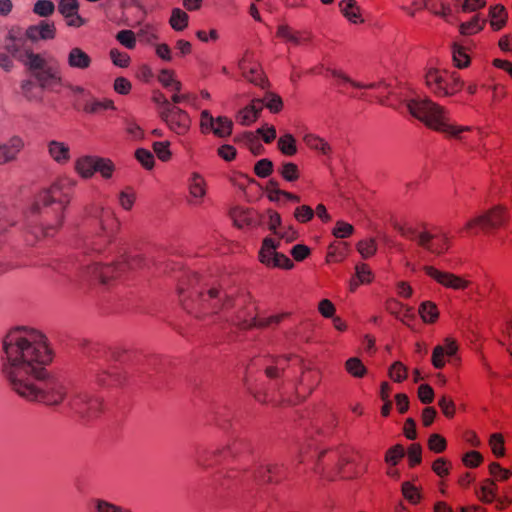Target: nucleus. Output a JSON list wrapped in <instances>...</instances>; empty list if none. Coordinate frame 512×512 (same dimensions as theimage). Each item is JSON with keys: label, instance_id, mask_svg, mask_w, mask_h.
<instances>
[{"label": "nucleus", "instance_id": "16", "mask_svg": "<svg viewBox=\"0 0 512 512\" xmlns=\"http://www.w3.org/2000/svg\"><path fill=\"white\" fill-rule=\"evenodd\" d=\"M276 37L293 46L306 45L312 41V33L309 30H297L285 23L278 25Z\"/></svg>", "mask_w": 512, "mask_h": 512}, {"label": "nucleus", "instance_id": "45", "mask_svg": "<svg viewBox=\"0 0 512 512\" xmlns=\"http://www.w3.org/2000/svg\"><path fill=\"white\" fill-rule=\"evenodd\" d=\"M158 81L165 88L172 89L174 92H180L182 84L175 78V72L169 69H163L158 75Z\"/></svg>", "mask_w": 512, "mask_h": 512}, {"label": "nucleus", "instance_id": "49", "mask_svg": "<svg viewBox=\"0 0 512 512\" xmlns=\"http://www.w3.org/2000/svg\"><path fill=\"white\" fill-rule=\"evenodd\" d=\"M401 492L403 497L413 505L421 501L422 495L420 489L409 481L402 483Z\"/></svg>", "mask_w": 512, "mask_h": 512}, {"label": "nucleus", "instance_id": "41", "mask_svg": "<svg viewBox=\"0 0 512 512\" xmlns=\"http://www.w3.org/2000/svg\"><path fill=\"white\" fill-rule=\"evenodd\" d=\"M303 141L308 148L319 151L323 155H328L331 152L329 143L315 134H306Z\"/></svg>", "mask_w": 512, "mask_h": 512}, {"label": "nucleus", "instance_id": "23", "mask_svg": "<svg viewBox=\"0 0 512 512\" xmlns=\"http://www.w3.org/2000/svg\"><path fill=\"white\" fill-rule=\"evenodd\" d=\"M26 37L35 42L38 40H52L56 37V27L53 22L41 21L31 25L26 30Z\"/></svg>", "mask_w": 512, "mask_h": 512}, {"label": "nucleus", "instance_id": "46", "mask_svg": "<svg viewBox=\"0 0 512 512\" xmlns=\"http://www.w3.org/2000/svg\"><path fill=\"white\" fill-rule=\"evenodd\" d=\"M452 59L454 65L460 69L468 67L471 61L467 49L459 44L452 46Z\"/></svg>", "mask_w": 512, "mask_h": 512}, {"label": "nucleus", "instance_id": "57", "mask_svg": "<svg viewBox=\"0 0 512 512\" xmlns=\"http://www.w3.org/2000/svg\"><path fill=\"white\" fill-rule=\"evenodd\" d=\"M137 36L141 41L152 43L158 39L157 29L154 25L145 23L137 32Z\"/></svg>", "mask_w": 512, "mask_h": 512}, {"label": "nucleus", "instance_id": "47", "mask_svg": "<svg viewBox=\"0 0 512 512\" xmlns=\"http://www.w3.org/2000/svg\"><path fill=\"white\" fill-rule=\"evenodd\" d=\"M347 248L345 244H331L328 247V252L326 255L327 263H337L341 262L346 258Z\"/></svg>", "mask_w": 512, "mask_h": 512}, {"label": "nucleus", "instance_id": "51", "mask_svg": "<svg viewBox=\"0 0 512 512\" xmlns=\"http://www.w3.org/2000/svg\"><path fill=\"white\" fill-rule=\"evenodd\" d=\"M388 376L394 382L401 383L408 377V368L401 361H395L388 369Z\"/></svg>", "mask_w": 512, "mask_h": 512}, {"label": "nucleus", "instance_id": "18", "mask_svg": "<svg viewBox=\"0 0 512 512\" xmlns=\"http://www.w3.org/2000/svg\"><path fill=\"white\" fill-rule=\"evenodd\" d=\"M458 351L457 342L451 338H446L441 345L434 347L431 357V363L436 369H442Z\"/></svg>", "mask_w": 512, "mask_h": 512}, {"label": "nucleus", "instance_id": "64", "mask_svg": "<svg viewBox=\"0 0 512 512\" xmlns=\"http://www.w3.org/2000/svg\"><path fill=\"white\" fill-rule=\"evenodd\" d=\"M438 406H439L441 412L443 413V415L446 416L447 418L450 419L455 416L456 406L451 397L443 395L438 400Z\"/></svg>", "mask_w": 512, "mask_h": 512}, {"label": "nucleus", "instance_id": "22", "mask_svg": "<svg viewBox=\"0 0 512 512\" xmlns=\"http://www.w3.org/2000/svg\"><path fill=\"white\" fill-rule=\"evenodd\" d=\"M301 360L296 357H285L281 356L276 358L272 365H269L265 368V375L269 379H278L286 376L287 369L290 368L291 365L300 366Z\"/></svg>", "mask_w": 512, "mask_h": 512}, {"label": "nucleus", "instance_id": "27", "mask_svg": "<svg viewBox=\"0 0 512 512\" xmlns=\"http://www.w3.org/2000/svg\"><path fill=\"white\" fill-rule=\"evenodd\" d=\"M339 9L342 15L352 24H363L365 19L362 9L355 0H341Z\"/></svg>", "mask_w": 512, "mask_h": 512}, {"label": "nucleus", "instance_id": "3", "mask_svg": "<svg viewBox=\"0 0 512 512\" xmlns=\"http://www.w3.org/2000/svg\"><path fill=\"white\" fill-rule=\"evenodd\" d=\"M409 113L428 129L443 134L450 139H464L471 132V126L458 125L452 120L450 111L429 98L411 99L407 103Z\"/></svg>", "mask_w": 512, "mask_h": 512}, {"label": "nucleus", "instance_id": "39", "mask_svg": "<svg viewBox=\"0 0 512 512\" xmlns=\"http://www.w3.org/2000/svg\"><path fill=\"white\" fill-rule=\"evenodd\" d=\"M345 371L353 378L362 379L367 373L368 369L358 357H350L344 363Z\"/></svg>", "mask_w": 512, "mask_h": 512}, {"label": "nucleus", "instance_id": "28", "mask_svg": "<svg viewBox=\"0 0 512 512\" xmlns=\"http://www.w3.org/2000/svg\"><path fill=\"white\" fill-rule=\"evenodd\" d=\"M266 196L267 198L272 202H279L282 199L292 201L295 203H299L301 201L300 196L297 194L281 190L279 188V183L275 180H269V182L266 185Z\"/></svg>", "mask_w": 512, "mask_h": 512}, {"label": "nucleus", "instance_id": "10", "mask_svg": "<svg viewBox=\"0 0 512 512\" xmlns=\"http://www.w3.org/2000/svg\"><path fill=\"white\" fill-rule=\"evenodd\" d=\"M279 246V240L272 237H265L262 240L261 247L258 252V261L268 269H293V261L285 254L277 251Z\"/></svg>", "mask_w": 512, "mask_h": 512}, {"label": "nucleus", "instance_id": "14", "mask_svg": "<svg viewBox=\"0 0 512 512\" xmlns=\"http://www.w3.org/2000/svg\"><path fill=\"white\" fill-rule=\"evenodd\" d=\"M422 269L429 278L446 289L463 291L471 285V281L467 278L452 272L442 271L432 265H425Z\"/></svg>", "mask_w": 512, "mask_h": 512}, {"label": "nucleus", "instance_id": "1", "mask_svg": "<svg viewBox=\"0 0 512 512\" xmlns=\"http://www.w3.org/2000/svg\"><path fill=\"white\" fill-rule=\"evenodd\" d=\"M5 361L2 372L13 390L29 382V375L43 377V367L53 359L47 338L36 330L16 329L7 334L3 341Z\"/></svg>", "mask_w": 512, "mask_h": 512}, {"label": "nucleus", "instance_id": "11", "mask_svg": "<svg viewBox=\"0 0 512 512\" xmlns=\"http://www.w3.org/2000/svg\"><path fill=\"white\" fill-rule=\"evenodd\" d=\"M68 405L74 413L87 422L98 418L104 410L103 401L100 398L89 397L84 393L69 396Z\"/></svg>", "mask_w": 512, "mask_h": 512}, {"label": "nucleus", "instance_id": "29", "mask_svg": "<svg viewBox=\"0 0 512 512\" xmlns=\"http://www.w3.org/2000/svg\"><path fill=\"white\" fill-rule=\"evenodd\" d=\"M47 148L50 157L58 164L64 165L70 161V148L66 143L52 140L48 142Z\"/></svg>", "mask_w": 512, "mask_h": 512}, {"label": "nucleus", "instance_id": "21", "mask_svg": "<svg viewBox=\"0 0 512 512\" xmlns=\"http://www.w3.org/2000/svg\"><path fill=\"white\" fill-rule=\"evenodd\" d=\"M100 228L102 231L103 242L108 244L120 229V222L115 214L108 209H103L100 215Z\"/></svg>", "mask_w": 512, "mask_h": 512}, {"label": "nucleus", "instance_id": "61", "mask_svg": "<svg viewBox=\"0 0 512 512\" xmlns=\"http://www.w3.org/2000/svg\"><path fill=\"white\" fill-rule=\"evenodd\" d=\"M116 40L127 49L136 47V35L132 30H121L116 34Z\"/></svg>", "mask_w": 512, "mask_h": 512}, {"label": "nucleus", "instance_id": "55", "mask_svg": "<svg viewBox=\"0 0 512 512\" xmlns=\"http://www.w3.org/2000/svg\"><path fill=\"white\" fill-rule=\"evenodd\" d=\"M115 171V165L109 158H103L98 156L95 173L98 172L105 179H110Z\"/></svg>", "mask_w": 512, "mask_h": 512}, {"label": "nucleus", "instance_id": "33", "mask_svg": "<svg viewBox=\"0 0 512 512\" xmlns=\"http://www.w3.org/2000/svg\"><path fill=\"white\" fill-rule=\"evenodd\" d=\"M508 20V13L501 4L491 6L489 9V22L492 30L499 31L503 29Z\"/></svg>", "mask_w": 512, "mask_h": 512}, {"label": "nucleus", "instance_id": "58", "mask_svg": "<svg viewBox=\"0 0 512 512\" xmlns=\"http://www.w3.org/2000/svg\"><path fill=\"white\" fill-rule=\"evenodd\" d=\"M357 251L363 258L372 257L377 251V244L374 239H364L357 243Z\"/></svg>", "mask_w": 512, "mask_h": 512}, {"label": "nucleus", "instance_id": "19", "mask_svg": "<svg viewBox=\"0 0 512 512\" xmlns=\"http://www.w3.org/2000/svg\"><path fill=\"white\" fill-rule=\"evenodd\" d=\"M6 49L13 57L22 62L33 74L47 66L46 60L40 54L34 53L31 49L26 50L24 56L17 55L18 48L15 43L12 45H6Z\"/></svg>", "mask_w": 512, "mask_h": 512}, {"label": "nucleus", "instance_id": "8", "mask_svg": "<svg viewBox=\"0 0 512 512\" xmlns=\"http://www.w3.org/2000/svg\"><path fill=\"white\" fill-rule=\"evenodd\" d=\"M14 391L28 401H38L46 405H58L68 395L67 387L59 381L46 382L44 387L41 388L31 382H27L23 387L16 388Z\"/></svg>", "mask_w": 512, "mask_h": 512}, {"label": "nucleus", "instance_id": "15", "mask_svg": "<svg viewBox=\"0 0 512 512\" xmlns=\"http://www.w3.org/2000/svg\"><path fill=\"white\" fill-rule=\"evenodd\" d=\"M200 127L204 133L212 131L220 138L228 137L232 133L233 122L227 117L214 119L207 110L201 112Z\"/></svg>", "mask_w": 512, "mask_h": 512}, {"label": "nucleus", "instance_id": "43", "mask_svg": "<svg viewBox=\"0 0 512 512\" xmlns=\"http://www.w3.org/2000/svg\"><path fill=\"white\" fill-rule=\"evenodd\" d=\"M169 24L174 31H183L188 27L189 16L180 8H173L169 18Z\"/></svg>", "mask_w": 512, "mask_h": 512}, {"label": "nucleus", "instance_id": "6", "mask_svg": "<svg viewBox=\"0 0 512 512\" xmlns=\"http://www.w3.org/2000/svg\"><path fill=\"white\" fill-rule=\"evenodd\" d=\"M424 79L426 88L438 98L452 97L464 87L459 73L447 69L429 67L425 72Z\"/></svg>", "mask_w": 512, "mask_h": 512}, {"label": "nucleus", "instance_id": "4", "mask_svg": "<svg viewBox=\"0 0 512 512\" xmlns=\"http://www.w3.org/2000/svg\"><path fill=\"white\" fill-rule=\"evenodd\" d=\"M399 235L415 243L423 251L441 256L448 252L451 247L449 233L442 227L428 222L403 223L395 225Z\"/></svg>", "mask_w": 512, "mask_h": 512}, {"label": "nucleus", "instance_id": "54", "mask_svg": "<svg viewBox=\"0 0 512 512\" xmlns=\"http://www.w3.org/2000/svg\"><path fill=\"white\" fill-rule=\"evenodd\" d=\"M427 446L431 452L440 454L447 449V441L442 435L433 433L428 438Z\"/></svg>", "mask_w": 512, "mask_h": 512}, {"label": "nucleus", "instance_id": "52", "mask_svg": "<svg viewBox=\"0 0 512 512\" xmlns=\"http://www.w3.org/2000/svg\"><path fill=\"white\" fill-rule=\"evenodd\" d=\"M91 504L93 505L91 512H131L128 509H124L121 506L114 505L102 499H93Z\"/></svg>", "mask_w": 512, "mask_h": 512}, {"label": "nucleus", "instance_id": "48", "mask_svg": "<svg viewBox=\"0 0 512 512\" xmlns=\"http://www.w3.org/2000/svg\"><path fill=\"white\" fill-rule=\"evenodd\" d=\"M404 456V446L401 444H395L386 451L384 461L387 465L393 467L396 466L404 458Z\"/></svg>", "mask_w": 512, "mask_h": 512}, {"label": "nucleus", "instance_id": "35", "mask_svg": "<svg viewBox=\"0 0 512 512\" xmlns=\"http://www.w3.org/2000/svg\"><path fill=\"white\" fill-rule=\"evenodd\" d=\"M486 25V19L480 18L479 14H475L469 21L459 25V32L464 36H471L481 32Z\"/></svg>", "mask_w": 512, "mask_h": 512}, {"label": "nucleus", "instance_id": "44", "mask_svg": "<svg viewBox=\"0 0 512 512\" xmlns=\"http://www.w3.org/2000/svg\"><path fill=\"white\" fill-rule=\"evenodd\" d=\"M277 148L285 156L296 155L297 145L294 136L289 133L282 135L277 141Z\"/></svg>", "mask_w": 512, "mask_h": 512}, {"label": "nucleus", "instance_id": "56", "mask_svg": "<svg viewBox=\"0 0 512 512\" xmlns=\"http://www.w3.org/2000/svg\"><path fill=\"white\" fill-rule=\"evenodd\" d=\"M489 446L492 453L496 457H503L505 455V442L504 437L500 433H494L490 436Z\"/></svg>", "mask_w": 512, "mask_h": 512}, {"label": "nucleus", "instance_id": "62", "mask_svg": "<svg viewBox=\"0 0 512 512\" xmlns=\"http://www.w3.org/2000/svg\"><path fill=\"white\" fill-rule=\"evenodd\" d=\"M153 151L161 161H168L171 159L172 153L170 151V143L168 141H157L153 143Z\"/></svg>", "mask_w": 512, "mask_h": 512}, {"label": "nucleus", "instance_id": "9", "mask_svg": "<svg viewBox=\"0 0 512 512\" xmlns=\"http://www.w3.org/2000/svg\"><path fill=\"white\" fill-rule=\"evenodd\" d=\"M248 444L240 439L229 441L226 445L208 450L204 447H197L195 451L196 464L203 468H209L232 458H236L247 452Z\"/></svg>", "mask_w": 512, "mask_h": 512}, {"label": "nucleus", "instance_id": "7", "mask_svg": "<svg viewBox=\"0 0 512 512\" xmlns=\"http://www.w3.org/2000/svg\"><path fill=\"white\" fill-rule=\"evenodd\" d=\"M73 184L68 179H59L55 181L48 189L43 190L38 195L37 204L48 207L52 204H58L56 209L59 214L53 226L45 228V235H52L51 230L59 228L63 223V211L65 206L70 202Z\"/></svg>", "mask_w": 512, "mask_h": 512}, {"label": "nucleus", "instance_id": "26", "mask_svg": "<svg viewBox=\"0 0 512 512\" xmlns=\"http://www.w3.org/2000/svg\"><path fill=\"white\" fill-rule=\"evenodd\" d=\"M263 108V101L261 99H254L249 105L238 112L236 121L243 126H249L257 120Z\"/></svg>", "mask_w": 512, "mask_h": 512}, {"label": "nucleus", "instance_id": "5", "mask_svg": "<svg viewBox=\"0 0 512 512\" xmlns=\"http://www.w3.org/2000/svg\"><path fill=\"white\" fill-rule=\"evenodd\" d=\"M321 373L315 369H306L301 374L299 385L294 391H289L290 383L283 382L281 389L276 393H255V398L261 403L274 406L296 405L305 400L319 385Z\"/></svg>", "mask_w": 512, "mask_h": 512}, {"label": "nucleus", "instance_id": "12", "mask_svg": "<svg viewBox=\"0 0 512 512\" xmlns=\"http://www.w3.org/2000/svg\"><path fill=\"white\" fill-rule=\"evenodd\" d=\"M346 464V459L341 457L338 450L329 449L319 453L315 470L327 479L333 480L338 476H347L343 471Z\"/></svg>", "mask_w": 512, "mask_h": 512}, {"label": "nucleus", "instance_id": "53", "mask_svg": "<svg viewBox=\"0 0 512 512\" xmlns=\"http://www.w3.org/2000/svg\"><path fill=\"white\" fill-rule=\"evenodd\" d=\"M431 469L438 477L445 478L451 472L452 463L444 457H439L433 461Z\"/></svg>", "mask_w": 512, "mask_h": 512}, {"label": "nucleus", "instance_id": "37", "mask_svg": "<svg viewBox=\"0 0 512 512\" xmlns=\"http://www.w3.org/2000/svg\"><path fill=\"white\" fill-rule=\"evenodd\" d=\"M418 313L426 324H434L439 319V309L432 301H424L419 305Z\"/></svg>", "mask_w": 512, "mask_h": 512}, {"label": "nucleus", "instance_id": "38", "mask_svg": "<svg viewBox=\"0 0 512 512\" xmlns=\"http://www.w3.org/2000/svg\"><path fill=\"white\" fill-rule=\"evenodd\" d=\"M497 485L493 480L487 479L482 482L479 490L476 492L477 498L485 504H490L496 500Z\"/></svg>", "mask_w": 512, "mask_h": 512}, {"label": "nucleus", "instance_id": "13", "mask_svg": "<svg viewBox=\"0 0 512 512\" xmlns=\"http://www.w3.org/2000/svg\"><path fill=\"white\" fill-rule=\"evenodd\" d=\"M160 118L173 133L184 136L191 128V118L189 114L175 105H168L166 109L159 111Z\"/></svg>", "mask_w": 512, "mask_h": 512}, {"label": "nucleus", "instance_id": "50", "mask_svg": "<svg viewBox=\"0 0 512 512\" xmlns=\"http://www.w3.org/2000/svg\"><path fill=\"white\" fill-rule=\"evenodd\" d=\"M280 176L288 182H295L300 178L298 165L293 162H285L278 169Z\"/></svg>", "mask_w": 512, "mask_h": 512}, {"label": "nucleus", "instance_id": "60", "mask_svg": "<svg viewBox=\"0 0 512 512\" xmlns=\"http://www.w3.org/2000/svg\"><path fill=\"white\" fill-rule=\"evenodd\" d=\"M254 173L260 178H267L273 173V162L267 158L257 161L254 165Z\"/></svg>", "mask_w": 512, "mask_h": 512}, {"label": "nucleus", "instance_id": "24", "mask_svg": "<svg viewBox=\"0 0 512 512\" xmlns=\"http://www.w3.org/2000/svg\"><path fill=\"white\" fill-rule=\"evenodd\" d=\"M230 217L237 228L253 227L257 223V214L253 209L236 206L230 210Z\"/></svg>", "mask_w": 512, "mask_h": 512}, {"label": "nucleus", "instance_id": "31", "mask_svg": "<svg viewBox=\"0 0 512 512\" xmlns=\"http://www.w3.org/2000/svg\"><path fill=\"white\" fill-rule=\"evenodd\" d=\"M23 146L22 139L16 136L10 139L9 144L0 145V164L14 160Z\"/></svg>", "mask_w": 512, "mask_h": 512}, {"label": "nucleus", "instance_id": "30", "mask_svg": "<svg viewBox=\"0 0 512 512\" xmlns=\"http://www.w3.org/2000/svg\"><path fill=\"white\" fill-rule=\"evenodd\" d=\"M67 62L70 68L86 70L91 66V57L81 48L74 47L70 50Z\"/></svg>", "mask_w": 512, "mask_h": 512}, {"label": "nucleus", "instance_id": "59", "mask_svg": "<svg viewBox=\"0 0 512 512\" xmlns=\"http://www.w3.org/2000/svg\"><path fill=\"white\" fill-rule=\"evenodd\" d=\"M55 11V5L51 0H38L34 4L33 12L40 17H48Z\"/></svg>", "mask_w": 512, "mask_h": 512}, {"label": "nucleus", "instance_id": "2", "mask_svg": "<svg viewBox=\"0 0 512 512\" xmlns=\"http://www.w3.org/2000/svg\"><path fill=\"white\" fill-rule=\"evenodd\" d=\"M178 292L184 309L197 318L219 313L227 295L218 283H208L197 273H187L179 281Z\"/></svg>", "mask_w": 512, "mask_h": 512}, {"label": "nucleus", "instance_id": "42", "mask_svg": "<svg viewBox=\"0 0 512 512\" xmlns=\"http://www.w3.org/2000/svg\"><path fill=\"white\" fill-rule=\"evenodd\" d=\"M459 233L462 236H476L481 233L487 234L480 215L475 216L467 221L465 225L460 229Z\"/></svg>", "mask_w": 512, "mask_h": 512}, {"label": "nucleus", "instance_id": "20", "mask_svg": "<svg viewBox=\"0 0 512 512\" xmlns=\"http://www.w3.org/2000/svg\"><path fill=\"white\" fill-rule=\"evenodd\" d=\"M239 68L242 72V75L249 82L256 85H262L264 82V73L261 66L257 62L252 61L249 54H245L240 60Z\"/></svg>", "mask_w": 512, "mask_h": 512}, {"label": "nucleus", "instance_id": "63", "mask_svg": "<svg viewBox=\"0 0 512 512\" xmlns=\"http://www.w3.org/2000/svg\"><path fill=\"white\" fill-rule=\"evenodd\" d=\"M294 218L297 222L305 224L314 217V210L309 205H300L294 211Z\"/></svg>", "mask_w": 512, "mask_h": 512}, {"label": "nucleus", "instance_id": "34", "mask_svg": "<svg viewBox=\"0 0 512 512\" xmlns=\"http://www.w3.org/2000/svg\"><path fill=\"white\" fill-rule=\"evenodd\" d=\"M355 276L357 280H352L350 283L351 291H354L359 285L370 284L374 280V274L366 263H359L355 266Z\"/></svg>", "mask_w": 512, "mask_h": 512}, {"label": "nucleus", "instance_id": "32", "mask_svg": "<svg viewBox=\"0 0 512 512\" xmlns=\"http://www.w3.org/2000/svg\"><path fill=\"white\" fill-rule=\"evenodd\" d=\"M98 156L85 155L75 161V171L85 179L91 178L95 174Z\"/></svg>", "mask_w": 512, "mask_h": 512}, {"label": "nucleus", "instance_id": "36", "mask_svg": "<svg viewBox=\"0 0 512 512\" xmlns=\"http://www.w3.org/2000/svg\"><path fill=\"white\" fill-rule=\"evenodd\" d=\"M189 193L190 196L196 199L199 203L206 195V182L203 176L198 173H193L189 179Z\"/></svg>", "mask_w": 512, "mask_h": 512}, {"label": "nucleus", "instance_id": "17", "mask_svg": "<svg viewBox=\"0 0 512 512\" xmlns=\"http://www.w3.org/2000/svg\"><path fill=\"white\" fill-rule=\"evenodd\" d=\"M127 264L117 263L116 265H102L94 263L87 266V273L92 279L99 280L102 284H107L110 280L120 277Z\"/></svg>", "mask_w": 512, "mask_h": 512}, {"label": "nucleus", "instance_id": "40", "mask_svg": "<svg viewBox=\"0 0 512 512\" xmlns=\"http://www.w3.org/2000/svg\"><path fill=\"white\" fill-rule=\"evenodd\" d=\"M33 75L41 88H49L52 85L59 84L61 82V78L57 75V73L54 72L52 68L47 66L34 73Z\"/></svg>", "mask_w": 512, "mask_h": 512}, {"label": "nucleus", "instance_id": "25", "mask_svg": "<svg viewBox=\"0 0 512 512\" xmlns=\"http://www.w3.org/2000/svg\"><path fill=\"white\" fill-rule=\"evenodd\" d=\"M487 233L503 226L507 221V213L500 206L493 207L480 215Z\"/></svg>", "mask_w": 512, "mask_h": 512}]
</instances>
